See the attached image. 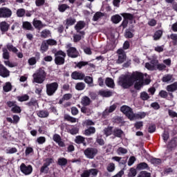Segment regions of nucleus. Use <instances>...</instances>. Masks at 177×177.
Segmentation results:
<instances>
[{
	"instance_id": "9b49d317",
	"label": "nucleus",
	"mask_w": 177,
	"mask_h": 177,
	"mask_svg": "<svg viewBox=\"0 0 177 177\" xmlns=\"http://www.w3.org/2000/svg\"><path fill=\"white\" fill-rule=\"evenodd\" d=\"M0 75L3 78H8L10 75V72L3 65L0 64Z\"/></svg>"
},
{
	"instance_id": "4468645a",
	"label": "nucleus",
	"mask_w": 177,
	"mask_h": 177,
	"mask_svg": "<svg viewBox=\"0 0 177 177\" xmlns=\"http://www.w3.org/2000/svg\"><path fill=\"white\" fill-rule=\"evenodd\" d=\"M157 63H158V60L151 61V63H146L145 67L147 70L153 71V70H156V64H157Z\"/></svg>"
},
{
	"instance_id": "e433bc0d",
	"label": "nucleus",
	"mask_w": 177,
	"mask_h": 177,
	"mask_svg": "<svg viewBox=\"0 0 177 177\" xmlns=\"http://www.w3.org/2000/svg\"><path fill=\"white\" fill-rule=\"evenodd\" d=\"M23 28H25V30H32V25H31V23L28 21H24L23 22Z\"/></svg>"
},
{
	"instance_id": "0eeeda50",
	"label": "nucleus",
	"mask_w": 177,
	"mask_h": 177,
	"mask_svg": "<svg viewBox=\"0 0 177 177\" xmlns=\"http://www.w3.org/2000/svg\"><path fill=\"white\" fill-rule=\"evenodd\" d=\"M67 48V55L69 57H72L73 59L75 57H78V51L75 48L71 47V44H68Z\"/></svg>"
},
{
	"instance_id": "8fccbe9b",
	"label": "nucleus",
	"mask_w": 177,
	"mask_h": 177,
	"mask_svg": "<svg viewBox=\"0 0 177 177\" xmlns=\"http://www.w3.org/2000/svg\"><path fill=\"white\" fill-rule=\"evenodd\" d=\"M156 67L157 70H159V71H162V70H165L167 68V66H165L164 64H156Z\"/></svg>"
},
{
	"instance_id": "6ab92c4d",
	"label": "nucleus",
	"mask_w": 177,
	"mask_h": 177,
	"mask_svg": "<svg viewBox=\"0 0 177 177\" xmlns=\"http://www.w3.org/2000/svg\"><path fill=\"white\" fill-rule=\"evenodd\" d=\"M166 90L167 92H175V91L177 90V82H176L170 85H168L166 87Z\"/></svg>"
},
{
	"instance_id": "412c9836",
	"label": "nucleus",
	"mask_w": 177,
	"mask_h": 177,
	"mask_svg": "<svg viewBox=\"0 0 177 177\" xmlns=\"http://www.w3.org/2000/svg\"><path fill=\"white\" fill-rule=\"evenodd\" d=\"M105 84L108 88H114L115 86V84H114V80L110 77H107L105 80Z\"/></svg>"
},
{
	"instance_id": "f03ea898",
	"label": "nucleus",
	"mask_w": 177,
	"mask_h": 177,
	"mask_svg": "<svg viewBox=\"0 0 177 177\" xmlns=\"http://www.w3.org/2000/svg\"><path fill=\"white\" fill-rule=\"evenodd\" d=\"M33 77V82H36V84H42L44 81H45V78H46V73L45 71L40 68L36 71V72L32 75Z\"/></svg>"
},
{
	"instance_id": "4c0bfd02",
	"label": "nucleus",
	"mask_w": 177,
	"mask_h": 177,
	"mask_svg": "<svg viewBox=\"0 0 177 177\" xmlns=\"http://www.w3.org/2000/svg\"><path fill=\"white\" fill-rule=\"evenodd\" d=\"M115 170V165L114 163H109L106 167L108 172H114Z\"/></svg>"
},
{
	"instance_id": "338daca9",
	"label": "nucleus",
	"mask_w": 177,
	"mask_h": 177,
	"mask_svg": "<svg viewBox=\"0 0 177 177\" xmlns=\"http://www.w3.org/2000/svg\"><path fill=\"white\" fill-rule=\"evenodd\" d=\"M81 111H82V113H84V114H91V109L87 107H85V106L82 107Z\"/></svg>"
},
{
	"instance_id": "09e8293b",
	"label": "nucleus",
	"mask_w": 177,
	"mask_h": 177,
	"mask_svg": "<svg viewBox=\"0 0 177 177\" xmlns=\"http://www.w3.org/2000/svg\"><path fill=\"white\" fill-rule=\"evenodd\" d=\"M117 153L119 156H121V154H127L128 153V150L125 148L119 147L117 150Z\"/></svg>"
},
{
	"instance_id": "f3484780",
	"label": "nucleus",
	"mask_w": 177,
	"mask_h": 177,
	"mask_svg": "<svg viewBox=\"0 0 177 177\" xmlns=\"http://www.w3.org/2000/svg\"><path fill=\"white\" fill-rule=\"evenodd\" d=\"M99 95L102 96V97H110V96L113 95V92L107 90H100L99 91Z\"/></svg>"
},
{
	"instance_id": "cd10ccee",
	"label": "nucleus",
	"mask_w": 177,
	"mask_h": 177,
	"mask_svg": "<svg viewBox=\"0 0 177 177\" xmlns=\"http://www.w3.org/2000/svg\"><path fill=\"white\" fill-rule=\"evenodd\" d=\"M85 27V22L82 21H80L77 23V24L75 26V30L78 32L80 31V30H82Z\"/></svg>"
},
{
	"instance_id": "dca6fc26",
	"label": "nucleus",
	"mask_w": 177,
	"mask_h": 177,
	"mask_svg": "<svg viewBox=\"0 0 177 177\" xmlns=\"http://www.w3.org/2000/svg\"><path fill=\"white\" fill-rule=\"evenodd\" d=\"M33 26H34L35 28L41 30V28H44V27H45L46 25L43 24V23L39 20L34 19L33 20Z\"/></svg>"
},
{
	"instance_id": "423d86ee",
	"label": "nucleus",
	"mask_w": 177,
	"mask_h": 177,
	"mask_svg": "<svg viewBox=\"0 0 177 177\" xmlns=\"http://www.w3.org/2000/svg\"><path fill=\"white\" fill-rule=\"evenodd\" d=\"M20 171L24 175H31V174H32V166L21 163L20 165Z\"/></svg>"
},
{
	"instance_id": "2eb2a0df",
	"label": "nucleus",
	"mask_w": 177,
	"mask_h": 177,
	"mask_svg": "<svg viewBox=\"0 0 177 177\" xmlns=\"http://www.w3.org/2000/svg\"><path fill=\"white\" fill-rule=\"evenodd\" d=\"M26 104L32 109H38L39 107V105L38 104V101L35 99H31L30 101Z\"/></svg>"
},
{
	"instance_id": "a878e982",
	"label": "nucleus",
	"mask_w": 177,
	"mask_h": 177,
	"mask_svg": "<svg viewBox=\"0 0 177 177\" xmlns=\"http://www.w3.org/2000/svg\"><path fill=\"white\" fill-rule=\"evenodd\" d=\"M146 117V113L145 112H140L138 113H134L133 116V120H138L139 118L142 119Z\"/></svg>"
},
{
	"instance_id": "ddd939ff",
	"label": "nucleus",
	"mask_w": 177,
	"mask_h": 177,
	"mask_svg": "<svg viewBox=\"0 0 177 177\" xmlns=\"http://www.w3.org/2000/svg\"><path fill=\"white\" fill-rule=\"evenodd\" d=\"M73 80H82L85 78V75L81 72L75 71L71 74Z\"/></svg>"
},
{
	"instance_id": "f704fd0d",
	"label": "nucleus",
	"mask_w": 177,
	"mask_h": 177,
	"mask_svg": "<svg viewBox=\"0 0 177 177\" xmlns=\"http://www.w3.org/2000/svg\"><path fill=\"white\" fill-rule=\"evenodd\" d=\"M4 92H10L12 91V84L9 82H6L3 86Z\"/></svg>"
},
{
	"instance_id": "a211bd4d",
	"label": "nucleus",
	"mask_w": 177,
	"mask_h": 177,
	"mask_svg": "<svg viewBox=\"0 0 177 177\" xmlns=\"http://www.w3.org/2000/svg\"><path fill=\"white\" fill-rule=\"evenodd\" d=\"M9 24H8L6 21H2L0 23V30L2 31V32H6L8 30H9Z\"/></svg>"
},
{
	"instance_id": "5701e85b",
	"label": "nucleus",
	"mask_w": 177,
	"mask_h": 177,
	"mask_svg": "<svg viewBox=\"0 0 177 177\" xmlns=\"http://www.w3.org/2000/svg\"><path fill=\"white\" fill-rule=\"evenodd\" d=\"M49 49V46L48 45V43H46V41H44L41 43L40 50L41 53H45Z\"/></svg>"
},
{
	"instance_id": "3c124183",
	"label": "nucleus",
	"mask_w": 177,
	"mask_h": 177,
	"mask_svg": "<svg viewBox=\"0 0 177 177\" xmlns=\"http://www.w3.org/2000/svg\"><path fill=\"white\" fill-rule=\"evenodd\" d=\"M58 164L61 165V167H64L67 165V159L64 158H61L58 159Z\"/></svg>"
},
{
	"instance_id": "58836bf2",
	"label": "nucleus",
	"mask_w": 177,
	"mask_h": 177,
	"mask_svg": "<svg viewBox=\"0 0 177 177\" xmlns=\"http://www.w3.org/2000/svg\"><path fill=\"white\" fill-rule=\"evenodd\" d=\"M26 15V10L24 8H19L17 10V16L18 17H23Z\"/></svg>"
},
{
	"instance_id": "49530a36",
	"label": "nucleus",
	"mask_w": 177,
	"mask_h": 177,
	"mask_svg": "<svg viewBox=\"0 0 177 177\" xmlns=\"http://www.w3.org/2000/svg\"><path fill=\"white\" fill-rule=\"evenodd\" d=\"M46 42L47 43L48 46H55L57 45V41H56V40L53 39H47V40H46Z\"/></svg>"
},
{
	"instance_id": "7ed1b4c3",
	"label": "nucleus",
	"mask_w": 177,
	"mask_h": 177,
	"mask_svg": "<svg viewBox=\"0 0 177 177\" xmlns=\"http://www.w3.org/2000/svg\"><path fill=\"white\" fill-rule=\"evenodd\" d=\"M46 93L48 96H53L55 95L59 88V84L57 82H53L51 84H46Z\"/></svg>"
},
{
	"instance_id": "4be33fe9",
	"label": "nucleus",
	"mask_w": 177,
	"mask_h": 177,
	"mask_svg": "<svg viewBox=\"0 0 177 177\" xmlns=\"http://www.w3.org/2000/svg\"><path fill=\"white\" fill-rule=\"evenodd\" d=\"M95 132H96L95 127H89L84 131V135H86V136H91V135H93Z\"/></svg>"
},
{
	"instance_id": "37998d69",
	"label": "nucleus",
	"mask_w": 177,
	"mask_h": 177,
	"mask_svg": "<svg viewBox=\"0 0 177 177\" xmlns=\"http://www.w3.org/2000/svg\"><path fill=\"white\" fill-rule=\"evenodd\" d=\"M146 168H149V165L146 162H141L138 165L137 169H146Z\"/></svg>"
},
{
	"instance_id": "f257e3e1",
	"label": "nucleus",
	"mask_w": 177,
	"mask_h": 177,
	"mask_svg": "<svg viewBox=\"0 0 177 177\" xmlns=\"http://www.w3.org/2000/svg\"><path fill=\"white\" fill-rule=\"evenodd\" d=\"M133 83H135V88L139 90L143 85L150 84V76L147 73L134 72L131 75H122L119 77L118 84L122 88H129L133 85Z\"/></svg>"
},
{
	"instance_id": "de8ad7c7",
	"label": "nucleus",
	"mask_w": 177,
	"mask_h": 177,
	"mask_svg": "<svg viewBox=\"0 0 177 177\" xmlns=\"http://www.w3.org/2000/svg\"><path fill=\"white\" fill-rule=\"evenodd\" d=\"M140 98L142 100H148V99H150V95L149 94L144 91L140 93Z\"/></svg>"
},
{
	"instance_id": "72a5a7b5",
	"label": "nucleus",
	"mask_w": 177,
	"mask_h": 177,
	"mask_svg": "<svg viewBox=\"0 0 177 177\" xmlns=\"http://www.w3.org/2000/svg\"><path fill=\"white\" fill-rule=\"evenodd\" d=\"M162 80L163 82H173L174 78L172 77V75H165Z\"/></svg>"
},
{
	"instance_id": "39448f33",
	"label": "nucleus",
	"mask_w": 177,
	"mask_h": 177,
	"mask_svg": "<svg viewBox=\"0 0 177 177\" xmlns=\"http://www.w3.org/2000/svg\"><path fill=\"white\" fill-rule=\"evenodd\" d=\"M120 111L122 113H124L127 117H128L129 120H131V121L133 120L134 113L131 107L124 105L120 108Z\"/></svg>"
},
{
	"instance_id": "473e14b6",
	"label": "nucleus",
	"mask_w": 177,
	"mask_h": 177,
	"mask_svg": "<svg viewBox=\"0 0 177 177\" xmlns=\"http://www.w3.org/2000/svg\"><path fill=\"white\" fill-rule=\"evenodd\" d=\"M113 135L114 136H116L117 138H121L122 135H124V131L120 129H115L113 130Z\"/></svg>"
},
{
	"instance_id": "b1692460",
	"label": "nucleus",
	"mask_w": 177,
	"mask_h": 177,
	"mask_svg": "<svg viewBox=\"0 0 177 177\" xmlns=\"http://www.w3.org/2000/svg\"><path fill=\"white\" fill-rule=\"evenodd\" d=\"M122 20V17L118 15H115L111 17V21H113L115 24H118L120 21Z\"/></svg>"
},
{
	"instance_id": "aec40b11",
	"label": "nucleus",
	"mask_w": 177,
	"mask_h": 177,
	"mask_svg": "<svg viewBox=\"0 0 177 177\" xmlns=\"http://www.w3.org/2000/svg\"><path fill=\"white\" fill-rule=\"evenodd\" d=\"M37 115L39 118H47L49 117V112L45 110H41L37 112Z\"/></svg>"
},
{
	"instance_id": "a19ab883",
	"label": "nucleus",
	"mask_w": 177,
	"mask_h": 177,
	"mask_svg": "<svg viewBox=\"0 0 177 177\" xmlns=\"http://www.w3.org/2000/svg\"><path fill=\"white\" fill-rule=\"evenodd\" d=\"M162 35V30H158L155 32L153 35V39L155 41H157L158 39L161 38V36Z\"/></svg>"
},
{
	"instance_id": "ea45409f",
	"label": "nucleus",
	"mask_w": 177,
	"mask_h": 177,
	"mask_svg": "<svg viewBox=\"0 0 177 177\" xmlns=\"http://www.w3.org/2000/svg\"><path fill=\"white\" fill-rule=\"evenodd\" d=\"M104 135H106V136H110V135H111V133H113V127H108L107 128H105L104 129Z\"/></svg>"
},
{
	"instance_id": "2f4dec72",
	"label": "nucleus",
	"mask_w": 177,
	"mask_h": 177,
	"mask_svg": "<svg viewBox=\"0 0 177 177\" xmlns=\"http://www.w3.org/2000/svg\"><path fill=\"white\" fill-rule=\"evenodd\" d=\"M2 52H3V58L5 59L6 60H9L10 55L9 54V51H8V48H3Z\"/></svg>"
},
{
	"instance_id": "c756f323",
	"label": "nucleus",
	"mask_w": 177,
	"mask_h": 177,
	"mask_svg": "<svg viewBox=\"0 0 177 177\" xmlns=\"http://www.w3.org/2000/svg\"><path fill=\"white\" fill-rule=\"evenodd\" d=\"M49 165L50 164L48 162L44 163L40 169V172H41L42 174H48L49 171Z\"/></svg>"
},
{
	"instance_id": "4d7b16f0",
	"label": "nucleus",
	"mask_w": 177,
	"mask_h": 177,
	"mask_svg": "<svg viewBox=\"0 0 177 177\" xmlns=\"http://www.w3.org/2000/svg\"><path fill=\"white\" fill-rule=\"evenodd\" d=\"M11 111L17 114H19V113H21V109H20V106H17V104L14 105V107L12 108Z\"/></svg>"
},
{
	"instance_id": "c85d7f7f",
	"label": "nucleus",
	"mask_w": 177,
	"mask_h": 177,
	"mask_svg": "<svg viewBox=\"0 0 177 177\" xmlns=\"http://www.w3.org/2000/svg\"><path fill=\"white\" fill-rule=\"evenodd\" d=\"M50 35H51L50 30L48 29H45L41 32V38H49Z\"/></svg>"
},
{
	"instance_id": "7c9ffc66",
	"label": "nucleus",
	"mask_w": 177,
	"mask_h": 177,
	"mask_svg": "<svg viewBox=\"0 0 177 177\" xmlns=\"http://www.w3.org/2000/svg\"><path fill=\"white\" fill-rule=\"evenodd\" d=\"M6 48L10 52H13V53H17L19 50L13 46L12 44H8Z\"/></svg>"
},
{
	"instance_id": "052dcab7",
	"label": "nucleus",
	"mask_w": 177,
	"mask_h": 177,
	"mask_svg": "<svg viewBox=\"0 0 177 177\" xmlns=\"http://www.w3.org/2000/svg\"><path fill=\"white\" fill-rule=\"evenodd\" d=\"M37 142L39 143V145H44V143L46 142V138L44 136L39 137L37 139Z\"/></svg>"
},
{
	"instance_id": "79ce46f5",
	"label": "nucleus",
	"mask_w": 177,
	"mask_h": 177,
	"mask_svg": "<svg viewBox=\"0 0 177 177\" xmlns=\"http://www.w3.org/2000/svg\"><path fill=\"white\" fill-rule=\"evenodd\" d=\"M17 99L19 102H27L30 99V97L27 94H25L22 96L17 97Z\"/></svg>"
},
{
	"instance_id": "c9c22d12",
	"label": "nucleus",
	"mask_w": 177,
	"mask_h": 177,
	"mask_svg": "<svg viewBox=\"0 0 177 177\" xmlns=\"http://www.w3.org/2000/svg\"><path fill=\"white\" fill-rule=\"evenodd\" d=\"M75 142L77 145H81V143H84V142H85V138H84L83 136H77L75 138Z\"/></svg>"
},
{
	"instance_id": "bb28decb",
	"label": "nucleus",
	"mask_w": 177,
	"mask_h": 177,
	"mask_svg": "<svg viewBox=\"0 0 177 177\" xmlns=\"http://www.w3.org/2000/svg\"><path fill=\"white\" fill-rule=\"evenodd\" d=\"M81 103L83 106H89L91 104V99L88 97L84 96L82 98Z\"/></svg>"
},
{
	"instance_id": "a18cd8bd",
	"label": "nucleus",
	"mask_w": 177,
	"mask_h": 177,
	"mask_svg": "<svg viewBox=\"0 0 177 177\" xmlns=\"http://www.w3.org/2000/svg\"><path fill=\"white\" fill-rule=\"evenodd\" d=\"M6 151L7 154H15V153H17V149L16 147H10Z\"/></svg>"
},
{
	"instance_id": "680f3d73",
	"label": "nucleus",
	"mask_w": 177,
	"mask_h": 177,
	"mask_svg": "<svg viewBox=\"0 0 177 177\" xmlns=\"http://www.w3.org/2000/svg\"><path fill=\"white\" fill-rule=\"evenodd\" d=\"M102 16L103 14L102 12H96L93 18V21H97V19H100Z\"/></svg>"
},
{
	"instance_id": "774afa93",
	"label": "nucleus",
	"mask_w": 177,
	"mask_h": 177,
	"mask_svg": "<svg viewBox=\"0 0 177 177\" xmlns=\"http://www.w3.org/2000/svg\"><path fill=\"white\" fill-rule=\"evenodd\" d=\"M151 107L154 110H159L160 109V104L158 102H153L151 104Z\"/></svg>"
},
{
	"instance_id": "393cba45",
	"label": "nucleus",
	"mask_w": 177,
	"mask_h": 177,
	"mask_svg": "<svg viewBox=\"0 0 177 177\" xmlns=\"http://www.w3.org/2000/svg\"><path fill=\"white\" fill-rule=\"evenodd\" d=\"M67 9H70L69 6L67 4H59L58 6V10L62 13H64V12L66 11Z\"/></svg>"
},
{
	"instance_id": "69168bd1",
	"label": "nucleus",
	"mask_w": 177,
	"mask_h": 177,
	"mask_svg": "<svg viewBox=\"0 0 177 177\" xmlns=\"http://www.w3.org/2000/svg\"><path fill=\"white\" fill-rule=\"evenodd\" d=\"M28 62L30 66H34V64H37V59L32 57L28 59Z\"/></svg>"
},
{
	"instance_id": "6e6d98bb",
	"label": "nucleus",
	"mask_w": 177,
	"mask_h": 177,
	"mask_svg": "<svg viewBox=\"0 0 177 177\" xmlns=\"http://www.w3.org/2000/svg\"><path fill=\"white\" fill-rule=\"evenodd\" d=\"M114 110H115V106L112 105L109 108H107L106 109H105V111H104V114H109V113H113Z\"/></svg>"
},
{
	"instance_id": "9d476101",
	"label": "nucleus",
	"mask_w": 177,
	"mask_h": 177,
	"mask_svg": "<svg viewBox=\"0 0 177 177\" xmlns=\"http://www.w3.org/2000/svg\"><path fill=\"white\" fill-rule=\"evenodd\" d=\"M12 16V10L8 8H0V17H10Z\"/></svg>"
},
{
	"instance_id": "864d4df0",
	"label": "nucleus",
	"mask_w": 177,
	"mask_h": 177,
	"mask_svg": "<svg viewBox=\"0 0 177 177\" xmlns=\"http://www.w3.org/2000/svg\"><path fill=\"white\" fill-rule=\"evenodd\" d=\"M151 162L153 164V165H160V164H161V159L153 158L151 159Z\"/></svg>"
},
{
	"instance_id": "c03bdc74",
	"label": "nucleus",
	"mask_w": 177,
	"mask_h": 177,
	"mask_svg": "<svg viewBox=\"0 0 177 177\" xmlns=\"http://www.w3.org/2000/svg\"><path fill=\"white\" fill-rule=\"evenodd\" d=\"M75 88L77 91H84V89H85V84L82 82H79L76 84Z\"/></svg>"
},
{
	"instance_id": "f8f14e48",
	"label": "nucleus",
	"mask_w": 177,
	"mask_h": 177,
	"mask_svg": "<svg viewBox=\"0 0 177 177\" xmlns=\"http://www.w3.org/2000/svg\"><path fill=\"white\" fill-rule=\"evenodd\" d=\"M53 140H54V142H55V143L58 144V146H59V147H66L64 142H63V140H62V137H60V135L54 134L53 136Z\"/></svg>"
},
{
	"instance_id": "13d9d810",
	"label": "nucleus",
	"mask_w": 177,
	"mask_h": 177,
	"mask_svg": "<svg viewBox=\"0 0 177 177\" xmlns=\"http://www.w3.org/2000/svg\"><path fill=\"white\" fill-rule=\"evenodd\" d=\"M138 177H151V175L146 171H142L138 174Z\"/></svg>"
},
{
	"instance_id": "5fc2aeb1",
	"label": "nucleus",
	"mask_w": 177,
	"mask_h": 177,
	"mask_svg": "<svg viewBox=\"0 0 177 177\" xmlns=\"http://www.w3.org/2000/svg\"><path fill=\"white\" fill-rule=\"evenodd\" d=\"M75 21H77L75 20V19L74 18H68L66 20V23L68 26H73V24H75Z\"/></svg>"
},
{
	"instance_id": "1a4fd4ad",
	"label": "nucleus",
	"mask_w": 177,
	"mask_h": 177,
	"mask_svg": "<svg viewBox=\"0 0 177 177\" xmlns=\"http://www.w3.org/2000/svg\"><path fill=\"white\" fill-rule=\"evenodd\" d=\"M117 53L119 55L117 63L118 64H122V63H124L127 60V54H125V51L121 48L118 50Z\"/></svg>"
},
{
	"instance_id": "bf43d9fd",
	"label": "nucleus",
	"mask_w": 177,
	"mask_h": 177,
	"mask_svg": "<svg viewBox=\"0 0 177 177\" xmlns=\"http://www.w3.org/2000/svg\"><path fill=\"white\" fill-rule=\"evenodd\" d=\"M65 120H67V121H69L70 122H77V119L75 118H73L68 115H66L64 116Z\"/></svg>"
},
{
	"instance_id": "6e6552de",
	"label": "nucleus",
	"mask_w": 177,
	"mask_h": 177,
	"mask_svg": "<svg viewBox=\"0 0 177 177\" xmlns=\"http://www.w3.org/2000/svg\"><path fill=\"white\" fill-rule=\"evenodd\" d=\"M97 154V149L95 148H87L84 151V155L87 158H90L92 160V158H95V156Z\"/></svg>"
},
{
	"instance_id": "0e129e2a",
	"label": "nucleus",
	"mask_w": 177,
	"mask_h": 177,
	"mask_svg": "<svg viewBox=\"0 0 177 177\" xmlns=\"http://www.w3.org/2000/svg\"><path fill=\"white\" fill-rule=\"evenodd\" d=\"M4 64H6V66H8V67H10L11 68H12L13 67H16L17 65L15 63H12L10 61H4Z\"/></svg>"
},
{
	"instance_id": "e2e57ef3",
	"label": "nucleus",
	"mask_w": 177,
	"mask_h": 177,
	"mask_svg": "<svg viewBox=\"0 0 177 177\" xmlns=\"http://www.w3.org/2000/svg\"><path fill=\"white\" fill-rule=\"evenodd\" d=\"M168 114L169 117H171V118H177V113L171 109L168 110Z\"/></svg>"
},
{
	"instance_id": "20e7f679",
	"label": "nucleus",
	"mask_w": 177,
	"mask_h": 177,
	"mask_svg": "<svg viewBox=\"0 0 177 177\" xmlns=\"http://www.w3.org/2000/svg\"><path fill=\"white\" fill-rule=\"evenodd\" d=\"M55 64L61 65L64 64V58L66 57V53L59 50L57 52L55 55Z\"/></svg>"
},
{
	"instance_id": "603ef678",
	"label": "nucleus",
	"mask_w": 177,
	"mask_h": 177,
	"mask_svg": "<svg viewBox=\"0 0 177 177\" xmlns=\"http://www.w3.org/2000/svg\"><path fill=\"white\" fill-rule=\"evenodd\" d=\"M88 172L92 176L96 177L97 176V174H99V170L97 169H88Z\"/></svg>"
}]
</instances>
